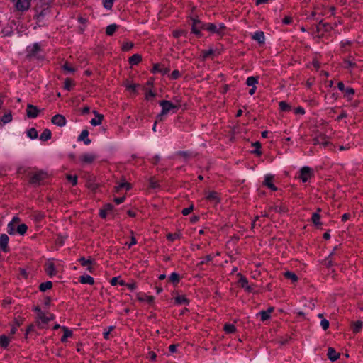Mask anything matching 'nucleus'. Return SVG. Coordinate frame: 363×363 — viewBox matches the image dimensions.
<instances>
[{
  "mask_svg": "<svg viewBox=\"0 0 363 363\" xmlns=\"http://www.w3.org/2000/svg\"><path fill=\"white\" fill-rule=\"evenodd\" d=\"M67 179L72 182V184L74 186L77 183V177L76 175L72 176L70 174L67 175Z\"/></svg>",
  "mask_w": 363,
  "mask_h": 363,
  "instance_id": "obj_53",
  "label": "nucleus"
},
{
  "mask_svg": "<svg viewBox=\"0 0 363 363\" xmlns=\"http://www.w3.org/2000/svg\"><path fill=\"white\" fill-rule=\"evenodd\" d=\"M73 82L71 79L67 78L65 81L64 88L67 90H70L72 86H73Z\"/></svg>",
  "mask_w": 363,
  "mask_h": 363,
  "instance_id": "obj_47",
  "label": "nucleus"
},
{
  "mask_svg": "<svg viewBox=\"0 0 363 363\" xmlns=\"http://www.w3.org/2000/svg\"><path fill=\"white\" fill-rule=\"evenodd\" d=\"M180 77V73L178 70H174L171 74V77L172 79H178Z\"/></svg>",
  "mask_w": 363,
  "mask_h": 363,
  "instance_id": "obj_61",
  "label": "nucleus"
},
{
  "mask_svg": "<svg viewBox=\"0 0 363 363\" xmlns=\"http://www.w3.org/2000/svg\"><path fill=\"white\" fill-rule=\"evenodd\" d=\"M238 276L240 277L239 283L240 284L241 287L245 288L248 285V281L240 273L238 274Z\"/></svg>",
  "mask_w": 363,
  "mask_h": 363,
  "instance_id": "obj_39",
  "label": "nucleus"
},
{
  "mask_svg": "<svg viewBox=\"0 0 363 363\" xmlns=\"http://www.w3.org/2000/svg\"><path fill=\"white\" fill-rule=\"evenodd\" d=\"M261 319L262 321H265L270 318V315L265 311H262L260 312Z\"/></svg>",
  "mask_w": 363,
  "mask_h": 363,
  "instance_id": "obj_54",
  "label": "nucleus"
},
{
  "mask_svg": "<svg viewBox=\"0 0 363 363\" xmlns=\"http://www.w3.org/2000/svg\"><path fill=\"white\" fill-rule=\"evenodd\" d=\"M320 216L318 213H314L312 216L311 220L314 225L316 226H320L322 225V223L320 222Z\"/></svg>",
  "mask_w": 363,
  "mask_h": 363,
  "instance_id": "obj_31",
  "label": "nucleus"
},
{
  "mask_svg": "<svg viewBox=\"0 0 363 363\" xmlns=\"http://www.w3.org/2000/svg\"><path fill=\"white\" fill-rule=\"evenodd\" d=\"M206 199L210 201H215L216 203H220V198L216 191H210L206 196Z\"/></svg>",
  "mask_w": 363,
  "mask_h": 363,
  "instance_id": "obj_14",
  "label": "nucleus"
},
{
  "mask_svg": "<svg viewBox=\"0 0 363 363\" xmlns=\"http://www.w3.org/2000/svg\"><path fill=\"white\" fill-rule=\"evenodd\" d=\"M148 357H149L151 360L154 361V360H155V359H156L157 354H156L154 352L150 351V352H148Z\"/></svg>",
  "mask_w": 363,
  "mask_h": 363,
  "instance_id": "obj_63",
  "label": "nucleus"
},
{
  "mask_svg": "<svg viewBox=\"0 0 363 363\" xmlns=\"http://www.w3.org/2000/svg\"><path fill=\"white\" fill-rule=\"evenodd\" d=\"M79 281L82 284H91V285H93L94 284V279L91 277L89 276V275L81 276L80 278H79Z\"/></svg>",
  "mask_w": 363,
  "mask_h": 363,
  "instance_id": "obj_19",
  "label": "nucleus"
},
{
  "mask_svg": "<svg viewBox=\"0 0 363 363\" xmlns=\"http://www.w3.org/2000/svg\"><path fill=\"white\" fill-rule=\"evenodd\" d=\"M40 110L37 106L30 104L27 105L26 116L28 118H35L38 116Z\"/></svg>",
  "mask_w": 363,
  "mask_h": 363,
  "instance_id": "obj_5",
  "label": "nucleus"
},
{
  "mask_svg": "<svg viewBox=\"0 0 363 363\" xmlns=\"http://www.w3.org/2000/svg\"><path fill=\"white\" fill-rule=\"evenodd\" d=\"M132 187L131 184L130 183H128L125 182V180L123 179L122 180V182L119 184L118 186H116L115 189H116V191H119V190L122 188H125L126 190H129Z\"/></svg>",
  "mask_w": 363,
  "mask_h": 363,
  "instance_id": "obj_22",
  "label": "nucleus"
},
{
  "mask_svg": "<svg viewBox=\"0 0 363 363\" xmlns=\"http://www.w3.org/2000/svg\"><path fill=\"white\" fill-rule=\"evenodd\" d=\"M279 108L282 111H289L291 110V106L285 101L279 103Z\"/></svg>",
  "mask_w": 363,
  "mask_h": 363,
  "instance_id": "obj_43",
  "label": "nucleus"
},
{
  "mask_svg": "<svg viewBox=\"0 0 363 363\" xmlns=\"http://www.w3.org/2000/svg\"><path fill=\"white\" fill-rule=\"evenodd\" d=\"M52 287V282L48 281L44 283H41L39 286V289L41 291H45L47 289H50Z\"/></svg>",
  "mask_w": 363,
  "mask_h": 363,
  "instance_id": "obj_26",
  "label": "nucleus"
},
{
  "mask_svg": "<svg viewBox=\"0 0 363 363\" xmlns=\"http://www.w3.org/2000/svg\"><path fill=\"white\" fill-rule=\"evenodd\" d=\"M51 138V131L49 129H45L40 136V140L47 141Z\"/></svg>",
  "mask_w": 363,
  "mask_h": 363,
  "instance_id": "obj_23",
  "label": "nucleus"
},
{
  "mask_svg": "<svg viewBox=\"0 0 363 363\" xmlns=\"http://www.w3.org/2000/svg\"><path fill=\"white\" fill-rule=\"evenodd\" d=\"M28 230V226L26 224H21L17 227L16 232L20 235H24Z\"/></svg>",
  "mask_w": 363,
  "mask_h": 363,
  "instance_id": "obj_35",
  "label": "nucleus"
},
{
  "mask_svg": "<svg viewBox=\"0 0 363 363\" xmlns=\"http://www.w3.org/2000/svg\"><path fill=\"white\" fill-rule=\"evenodd\" d=\"M212 259H213V258H212L211 255H206V256L205 257V258H204V259H203V260H201L200 262H199L196 264V266H197V267H200V266H201V265H203V264H206V262L211 261V260H212Z\"/></svg>",
  "mask_w": 363,
  "mask_h": 363,
  "instance_id": "obj_46",
  "label": "nucleus"
},
{
  "mask_svg": "<svg viewBox=\"0 0 363 363\" xmlns=\"http://www.w3.org/2000/svg\"><path fill=\"white\" fill-rule=\"evenodd\" d=\"M199 28H204V24L202 23V22L198 19H193V24H192V33L196 34V35H201V31Z\"/></svg>",
  "mask_w": 363,
  "mask_h": 363,
  "instance_id": "obj_6",
  "label": "nucleus"
},
{
  "mask_svg": "<svg viewBox=\"0 0 363 363\" xmlns=\"http://www.w3.org/2000/svg\"><path fill=\"white\" fill-rule=\"evenodd\" d=\"M38 318L40 319L43 323H48L50 320H54L55 316L53 314H50L49 316H46L44 313H40Z\"/></svg>",
  "mask_w": 363,
  "mask_h": 363,
  "instance_id": "obj_21",
  "label": "nucleus"
},
{
  "mask_svg": "<svg viewBox=\"0 0 363 363\" xmlns=\"http://www.w3.org/2000/svg\"><path fill=\"white\" fill-rule=\"evenodd\" d=\"M134 46L133 43H131V42H126L125 43L123 46H122V50L123 51H128L129 50H130L131 48H133V47Z\"/></svg>",
  "mask_w": 363,
  "mask_h": 363,
  "instance_id": "obj_48",
  "label": "nucleus"
},
{
  "mask_svg": "<svg viewBox=\"0 0 363 363\" xmlns=\"http://www.w3.org/2000/svg\"><path fill=\"white\" fill-rule=\"evenodd\" d=\"M331 29H332L331 26L328 23H323V21H320L318 24L316 26V31L318 33L321 32V31L328 32Z\"/></svg>",
  "mask_w": 363,
  "mask_h": 363,
  "instance_id": "obj_12",
  "label": "nucleus"
},
{
  "mask_svg": "<svg viewBox=\"0 0 363 363\" xmlns=\"http://www.w3.org/2000/svg\"><path fill=\"white\" fill-rule=\"evenodd\" d=\"M274 179L273 175H267L265 177V179L263 182V184L266 186H267L269 189H270L272 191H277V188L272 184V180Z\"/></svg>",
  "mask_w": 363,
  "mask_h": 363,
  "instance_id": "obj_11",
  "label": "nucleus"
},
{
  "mask_svg": "<svg viewBox=\"0 0 363 363\" xmlns=\"http://www.w3.org/2000/svg\"><path fill=\"white\" fill-rule=\"evenodd\" d=\"M40 50V47L39 44L35 43L33 46L32 50H30L28 56L35 55V54Z\"/></svg>",
  "mask_w": 363,
  "mask_h": 363,
  "instance_id": "obj_42",
  "label": "nucleus"
},
{
  "mask_svg": "<svg viewBox=\"0 0 363 363\" xmlns=\"http://www.w3.org/2000/svg\"><path fill=\"white\" fill-rule=\"evenodd\" d=\"M62 69L64 72H74L76 70L75 68H74L67 61H65V63L62 65Z\"/></svg>",
  "mask_w": 363,
  "mask_h": 363,
  "instance_id": "obj_25",
  "label": "nucleus"
},
{
  "mask_svg": "<svg viewBox=\"0 0 363 363\" xmlns=\"http://www.w3.org/2000/svg\"><path fill=\"white\" fill-rule=\"evenodd\" d=\"M15 225H13L12 223H9L8 224V233L9 235H13L15 233V227H14Z\"/></svg>",
  "mask_w": 363,
  "mask_h": 363,
  "instance_id": "obj_58",
  "label": "nucleus"
},
{
  "mask_svg": "<svg viewBox=\"0 0 363 363\" xmlns=\"http://www.w3.org/2000/svg\"><path fill=\"white\" fill-rule=\"evenodd\" d=\"M139 86V84H132L131 85H126V89L136 93V88Z\"/></svg>",
  "mask_w": 363,
  "mask_h": 363,
  "instance_id": "obj_57",
  "label": "nucleus"
},
{
  "mask_svg": "<svg viewBox=\"0 0 363 363\" xmlns=\"http://www.w3.org/2000/svg\"><path fill=\"white\" fill-rule=\"evenodd\" d=\"M186 32L184 30H174L172 33V35H173V36L174 38H179V36L184 35H186Z\"/></svg>",
  "mask_w": 363,
  "mask_h": 363,
  "instance_id": "obj_50",
  "label": "nucleus"
},
{
  "mask_svg": "<svg viewBox=\"0 0 363 363\" xmlns=\"http://www.w3.org/2000/svg\"><path fill=\"white\" fill-rule=\"evenodd\" d=\"M52 123L57 126L62 127L66 124V118L60 114H57L52 118Z\"/></svg>",
  "mask_w": 363,
  "mask_h": 363,
  "instance_id": "obj_7",
  "label": "nucleus"
},
{
  "mask_svg": "<svg viewBox=\"0 0 363 363\" xmlns=\"http://www.w3.org/2000/svg\"><path fill=\"white\" fill-rule=\"evenodd\" d=\"M160 104L162 107V110L161 113L157 116V118L160 121L162 120V116L166 115L172 108H179L181 107L179 101H177V104L174 105L169 101L162 100L160 102Z\"/></svg>",
  "mask_w": 363,
  "mask_h": 363,
  "instance_id": "obj_1",
  "label": "nucleus"
},
{
  "mask_svg": "<svg viewBox=\"0 0 363 363\" xmlns=\"http://www.w3.org/2000/svg\"><path fill=\"white\" fill-rule=\"evenodd\" d=\"M47 177V173L40 170L35 172L30 179V183L31 184H38L41 181L44 180Z\"/></svg>",
  "mask_w": 363,
  "mask_h": 363,
  "instance_id": "obj_2",
  "label": "nucleus"
},
{
  "mask_svg": "<svg viewBox=\"0 0 363 363\" xmlns=\"http://www.w3.org/2000/svg\"><path fill=\"white\" fill-rule=\"evenodd\" d=\"M103 118L104 116H97L96 118L91 119L90 123L92 125H99L101 124Z\"/></svg>",
  "mask_w": 363,
  "mask_h": 363,
  "instance_id": "obj_36",
  "label": "nucleus"
},
{
  "mask_svg": "<svg viewBox=\"0 0 363 363\" xmlns=\"http://www.w3.org/2000/svg\"><path fill=\"white\" fill-rule=\"evenodd\" d=\"M300 179L303 182H306L308 181L309 178L313 176V170L308 167H303L300 170Z\"/></svg>",
  "mask_w": 363,
  "mask_h": 363,
  "instance_id": "obj_4",
  "label": "nucleus"
},
{
  "mask_svg": "<svg viewBox=\"0 0 363 363\" xmlns=\"http://www.w3.org/2000/svg\"><path fill=\"white\" fill-rule=\"evenodd\" d=\"M15 1V7L17 11H24L28 10L30 6V0H13Z\"/></svg>",
  "mask_w": 363,
  "mask_h": 363,
  "instance_id": "obj_3",
  "label": "nucleus"
},
{
  "mask_svg": "<svg viewBox=\"0 0 363 363\" xmlns=\"http://www.w3.org/2000/svg\"><path fill=\"white\" fill-rule=\"evenodd\" d=\"M257 83H258V77H249L246 81V84L249 86H254Z\"/></svg>",
  "mask_w": 363,
  "mask_h": 363,
  "instance_id": "obj_29",
  "label": "nucleus"
},
{
  "mask_svg": "<svg viewBox=\"0 0 363 363\" xmlns=\"http://www.w3.org/2000/svg\"><path fill=\"white\" fill-rule=\"evenodd\" d=\"M150 187L152 189H157L160 187L159 181L156 180L155 177H150L149 179Z\"/></svg>",
  "mask_w": 363,
  "mask_h": 363,
  "instance_id": "obj_38",
  "label": "nucleus"
},
{
  "mask_svg": "<svg viewBox=\"0 0 363 363\" xmlns=\"http://www.w3.org/2000/svg\"><path fill=\"white\" fill-rule=\"evenodd\" d=\"M9 339L7 336L3 335L0 336V345L1 347L6 348L9 344Z\"/></svg>",
  "mask_w": 363,
  "mask_h": 363,
  "instance_id": "obj_32",
  "label": "nucleus"
},
{
  "mask_svg": "<svg viewBox=\"0 0 363 363\" xmlns=\"http://www.w3.org/2000/svg\"><path fill=\"white\" fill-rule=\"evenodd\" d=\"M81 158L83 162L91 164L95 160L96 156L94 155L86 154L82 155Z\"/></svg>",
  "mask_w": 363,
  "mask_h": 363,
  "instance_id": "obj_16",
  "label": "nucleus"
},
{
  "mask_svg": "<svg viewBox=\"0 0 363 363\" xmlns=\"http://www.w3.org/2000/svg\"><path fill=\"white\" fill-rule=\"evenodd\" d=\"M362 324H363L362 322L360 320H357L356 322H352V329L353 333H357L358 332H359V330H361V328L362 327Z\"/></svg>",
  "mask_w": 363,
  "mask_h": 363,
  "instance_id": "obj_24",
  "label": "nucleus"
},
{
  "mask_svg": "<svg viewBox=\"0 0 363 363\" xmlns=\"http://www.w3.org/2000/svg\"><path fill=\"white\" fill-rule=\"evenodd\" d=\"M169 281L174 284L178 283L179 281V275L176 272L172 273L169 277Z\"/></svg>",
  "mask_w": 363,
  "mask_h": 363,
  "instance_id": "obj_44",
  "label": "nucleus"
},
{
  "mask_svg": "<svg viewBox=\"0 0 363 363\" xmlns=\"http://www.w3.org/2000/svg\"><path fill=\"white\" fill-rule=\"evenodd\" d=\"M204 28H206V30H208L212 33H217V31H218L216 25L213 23L204 24Z\"/></svg>",
  "mask_w": 363,
  "mask_h": 363,
  "instance_id": "obj_41",
  "label": "nucleus"
},
{
  "mask_svg": "<svg viewBox=\"0 0 363 363\" xmlns=\"http://www.w3.org/2000/svg\"><path fill=\"white\" fill-rule=\"evenodd\" d=\"M270 210H272V211H277V212H285L286 211V209L284 206H277V205H274L273 206H272L270 208Z\"/></svg>",
  "mask_w": 363,
  "mask_h": 363,
  "instance_id": "obj_45",
  "label": "nucleus"
},
{
  "mask_svg": "<svg viewBox=\"0 0 363 363\" xmlns=\"http://www.w3.org/2000/svg\"><path fill=\"white\" fill-rule=\"evenodd\" d=\"M284 276L286 279H291L293 282H296V281H298V277L294 272H289V271L286 272L284 274Z\"/></svg>",
  "mask_w": 363,
  "mask_h": 363,
  "instance_id": "obj_30",
  "label": "nucleus"
},
{
  "mask_svg": "<svg viewBox=\"0 0 363 363\" xmlns=\"http://www.w3.org/2000/svg\"><path fill=\"white\" fill-rule=\"evenodd\" d=\"M113 205L111 203H107L104 206V208L100 210L99 215L101 218H105L108 212H111L113 210Z\"/></svg>",
  "mask_w": 363,
  "mask_h": 363,
  "instance_id": "obj_13",
  "label": "nucleus"
},
{
  "mask_svg": "<svg viewBox=\"0 0 363 363\" xmlns=\"http://www.w3.org/2000/svg\"><path fill=\"white\" fill-rule=\"evenodd\" d=\"M176 303L178 304L188 303L189 301L184 296H179L175 298Z\"/></svg>",
  "mask_w": 363,
  "mask_h": 363,
  "instance_id": "obj_49",
  "label": "nucleus"
},
{
  "mask_svg": "<svg viewBox=\"0 0 363 363\" xmlns=\"http://www.w3.org/2000/svg\"><path fill=\"white\" fill-rule=\"evenodd\" d=\"M142 60L140 55L135 54L129 58V63L132 65H137Z\"/></svg>",
  "mask_w": 363,
  "mask_h": 363,
  "instance_id": "obj_20",
  "label": "nucleus"
},
{
  "mask_svg": "<svg viewBox=\"0 0 363 363\" xmlns=\"http://www.w3.org/2000/svg\"><path fill=\"white\" fill-rule=\"evenodd\" d=\"M118 28V26L116 24H111L106 27V33L107 35H112L116 32Z\"/></svg>",
  "mask_w": 363,
  "mask_h": 363,
  "instance_id": "obj_28",
  "label": "nucleus"
},
{
  "mask_svg": "<svg viewBox=\"0 0 363 363\" xmlns=\"http://www.w3.org/2000/svg\"><path fill=\"white\" fill-rule=\"evenodd\" d=\"M114 0H104V6L106 9H111Z\"/></svg>",
  "mask_w": 363,
  "mask_h": 363,
  "instance_id": "obj_51",
  "label": "nucleus"
},
{
  "mask_svg": "<svg viewBox=\"0 0 363 363\" xmlns=\"http://www.w3.org/2000/svg\"><path fill=\"white\" fill-rule=\"evenodd\" d=\"M327 355L330 361L334 362L340 358V353L336 352L335 349L333 347H328Z\"/></svg>",
  "mask_w": 363,
  "mask_h": 363,
  "instance_id": "obj_9",
  "label": "nucleus"
},
{
  "mask_svg": "<svg viewBox=\"0 0 363 363\" xmlns=\"http://www.w3.org/2000/svg\"><path fill=\"white\" fill-rule=\"evenodd\" d=\"M193 209H194V206L191 205L189 207L182 210V214L184 216H187L193 211Z\"/></svg>",
  "mask_w": 363,
  "mask_h": 363,
  "instance_id": "obj_55",
  "label": "nucleus"
},
{
  "mask_svg": "<svg viewBox=\"0 0 363 363\" xmlns=\"http://www.w3.org/2000/svg\"><path fill=\"white\" fill-rule=\"evenodd\" d=\"M223 329L228 333H233L236 331L235 325L232 324H225Z\"/></svg>",
  "mask_w": 363,
  "mask_h": 363,
  "instance_id": "obj_40",
  "label": "nucleus"
},
{
  "mask_svg": "<svg viewBox=\"0 0 363 363\" xmlns=\"http://www.w3.org/2000/svg\"><path fill=\"white\" fill-rule=\"evenodd\" d=\"M34 329V325L33 324H30V325H28V327L27 328L26 330V336L25 337L27 338V336H28V334L30 332H32Z\"/></svg>",
  "mask_w": 363,
  "mask_h": 363,
  "instance_id": "obj_62",
  "label": "nucleus"
},
{
  "mask_svg": "<svg viewBox=\"0 0 363 363\" xmlns=\"http://www.w3.org/2000/svg\"><path fill=\"white\" fill-rule=\"evenodd\" d=\"M320 325L324 330H326L329 328V322L326 319H323Z\"/></svg>",
  "mask_w": 363,
  "mask_h": 363,
  "instance_id": "obj_59",
  "label": "nucleus"
},
{
  "mask_svg": "<svg viewBox=\"0 0 363 363\" xmlns=\"http://www.w3.org/2000/svg\"><path fill=\"white\" fill-rule=\"evenodd\" d=\"M28 136L31 139H36L38 137V131L35 128H32L28 130Z\"/></svg>",
  "mask_w": 363,
  "mask_h": 363,
  "instance_id": "obj_34",
  "label": "nucleus"
},
{
  "mask_svg": "<svg viewBox=\"0 0 363 363\" xmlns=\"http://www.w3.org/2000/svg\"><path fill=\"white\" fill-rule=\"evenodd\" d=\"M252 38L254 40L258 41L259 43H260V44H263L264 43V35L262 31H259V32L255 33L253 35Z\"/></svg>",
  "mask_w": 363,
  "mask_h": 363,
  "instance_id": "obj_18",
  "label": "nucleus"
},
{
  "mask_svg": "<svg viewBox=\"0 0 363 363\" xmlns=\"http://www.w3.org/2000/svg\"><path fill=\"white\" fill-rule=\"evenodd\" d=\"M11 120H12L11 111H9L7 113L4 114L2 116V118H1V121L4 124L11 122Z\"/></svg>",
  "mask_w": 363,
  "mask_h": 363,
  "instance_id": "obj_33",
  "label": "nucleus"
},
{
  "mask_svg": "<svg viewBox=\"0 0 363 363\" xmlns=\"http://www.w3.org/2000/svg\"><path fill=\"white\" fill-rule=\"evenodd\" d=\"M88 135H89V131L87 130H82L80 135L79 136L78 140H84V142L86 145H89V144H90L91 140L89 138H87Z\"/></svg>",
  "mask_w": 363,
  "mask_h": 363,
  "instance_id": "obj_15",
  "label": "nucleus"
},
{
  "mask_svg": "<svg viewBox=\"0 0 363 363\" xmlns=\"http://www.w3.org/2000/svg\"><path fill=\"white\" fill-rule=\"evenodd\" d=\"M79 261L82 266L87 267V270L89 272H93L94 268L91 264H93L94 261L91 259H86L84 257H82L79 259Z\"/></svg>",
  "mask_w": 363,
  "mask_h": 363,
  "instance_id": "obj_10",
  "label": "nucleus"
},
{
  "mask_svg": "<svg viewBox=\"0 0 363 363\" xmlns=\"http://www.w3.org/2000/svg\"><path fill=\"white\" fill-rule=\"evenodd\" d=\"M177 155L180 157H184L185 160H188L191 155L190 152L186 151H180L177 153Z\"/></svg>",
  "mask_w": 363,
  "mask_h": 363,
  "instance_id": "obj_52",
  "label": "nucleus"
},
{
  "mask_svg": "<svg viewBox=\"0 0 363 363\" xmlns=\"http://www.w3.org/2000/svg\"><path fill=\"white\" fill-rule=\"evenodd\" d=\"M47 274L52 277L56 274V269L52 262L49 263L48 267L45 269Z\"/></svg>",
  "mask_w": 363,
  "mask_h": 363,
  "instance_id": "obj_27",
  "label": "nucleus"
},
{
  "mask_svg": "<svg viewBox=\"0 0 363 363\" xmlns=\"http://www.w3.org/2000/svg\"><path fill=\"white\" fill-rule=\"evenodd\" d=\"M9 237L6 234H2L0 236V247L1 250L7 252L9 251L8 242H9Z\"/></svg>",
  "mask_w": 363,
  "mask_h": 363,
  "instance_id": "obj_8",
  "label": "nucleus"
},
{
  "mask_svg": "<svg viewBox=\"0 0 363 363\" xmlns=\"http://www.w3.org/2000/svg\"><path fill=\"white\" fill-rule=\"evenodd\" d=\"M213 54V50L212 49H210L208 50H203V60H205L206 57H208V56L211 55Z\"/></svg>",
  "mask_w": 363,
  "mask_h": 363,
  "instance_id": "obj_56",
  "label": "nucleus"
},
{
  "mask_svg": "<svg viewBox=\"0 0 363 363\" xmlns=\"http://www.w3.org/2000/svg\"><path fill=\"white\" fill-rule=\"evenodd\" d=\"M253 146L255 147V150L254 151H252V153L259 156L262 155V152L260 150V148H261V143L258 141L255 142V143H253L252 144Z\"/></svg>",
  "mask_w": 363,
  "mask_h": 363,
  "instance_id": "obj_37",
  "label": "nucleus"
},
{
  "mask_svg": "<svg viewBox=\"0 0 363 363\" xmlns=\"http://www.w3.org/2000/svg\"><path fill=\"white\" fill-rule=\"evenodd\" d=\"M62 330L64 332V335H63V336L61 338V341L62 342H65L67 341V337H71L72 336L73 333H72V330H69L66 327L63 326V327H62Z\"/></svg>",
  "mask_w": 363,
  "mask_h": 363,
  "instance_id": "obj_17",
  "label": "nucleus"
},
{
  "mask_svg": "<svg viewBox=\"0 0 363 363\" xmlns=\"http://www.w3.org/2000/svg\"><path fill=\"white\" fill-rule=\"evenodd\" d=\"M345 93L348 95H353L354 94V89L352 88H347L345 89Z\"/></svg>",
  "mask_w": 363,
  "mask_h": 363,
  "instance_id": "obj_64",
  "label": "nucleus"
},
{
  "mask_svg": "<svg viewBox=\"0 0 363 363\" xmlns=\"http://www.w3.org/2000/svg\"><path fill=\"white\" fill-rule=\"evenodd\" d=\"M225 29V26L223 24V23H221L220 24L219 26V28H217V33L218 35H223V30Z\"/></svg>",
  "mask_w": 363,
  "mask_h": 363,
  "instance_id": "obj_60",
  "label": "nucleus"
}]
</instances>
